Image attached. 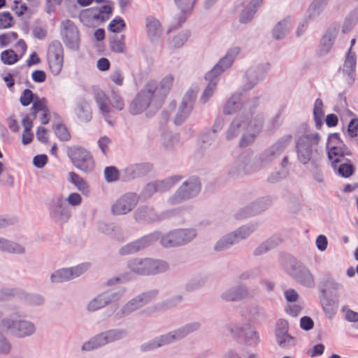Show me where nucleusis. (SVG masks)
Returning <instances> with one entry per match:
<instances>
[{"label":"nucleus","mask_w":358,"mask_h":358,"mask_svg":"<svg viewBox=\"0 0 358 358\" xmlns=\"http://www.w3.org/2000/svg\"><path fill=\"white\" fill-rule=\"evenodd\" d=\"M128 268L136 274L155 275L166 271L169 268V265L163 260L135 258L129 262Z\"/></svg>","instance_id":"obj_1"},{"label":"nucleus","mask_w":358,"mask_h":358,"mask_svg":"<svg viewBox=\"0 0 358 358\" xmlns=\"http://www.w3.org/2000/svg\"><path fill=\"white\" fill-rule=\"evenodd\" d=\"M68 156L73 165L83 172L90 173L95 166L94 160L91 153L81 146H73L68 150Z\"/></svg>","instance_id":"obj_2"},{"label":"nucleus","mask_w":358,"mask_h":358,"mask_svg":"<svg viewBox=\"0 0 358 358\" xmlns=\"http://www.w3.org/2000/svg\"><path fill=\"white\" fill-rule=\"evenodd\" d=\"M157 85L155 80L147 83L145 88L142 90L131 102L129 111L133 115H138L145 110L155 99V92Z\"/></svg>","instance_id":"obj_3"},{"label":"nucleus","mask_w":358,"mask_h":358,"mask_svg":"<svg viewBox=\"0 0 358 358\" xmlns=\"http://www.w3.org/2000/svg\"><path fill=\"white\" fill-rule=\"evenodd\" d=\"M3 331L10 332L17 337H24L34 332L35 328L31 322L17 317L4 318L1 320Z\"/></svg>","instance_id":"obj_4"},{"label":"nucleus","mask_w":358,"mask_h":358,"mask_svg":"<svg viewBox=\"0 0 358 358\" xmlns=\"http://www.w3.org/2000/svg\"><path fill=\"white\" fill-rule=\"evenodd\" d=\"M328 157L331 162L333 168L336 169V164L341 162L345 156L351 155L349 149L343 143L337 133L329 136L327 142Z\"/></svg>","instance_id":"obj_5"},{"label":"nucleus","mask_w":358,"mask_h":358,"mask_svg":"<svg viewBox=\"0 0 358 358\" xmlns=\"http://www.w3.org/2000/svg\"><path fill=\"white\" fill-rule=\"evenodd\" d=\"M95 101L106 121L110 125L113 124V122L109 120V113L111 112V108L122 110L124 107L122 98L119 94H114L112 96L110 104H109L108 97L103 92L96 93Z\"/></svg>","instance_id":"obj_6"},{"label":"nucleus","mask_w":358,"mask_h":358,"mask_svg":"<svg viewBox=\"0 0 358 358\" xmlns=\"http://www.w3.org/2000/svg\"><path fill=\"white\" fill-rule=\"evenodd\" d=\"M47 62L50 71L53 76H58L64 65V49L60 42H52L48 48Z\"/></svg>","instance_id":"obj_7"},{"label":"nucleus","mask_w":358,"mask_h":358,"mask_svg":"<svg viewBox=\"0 0 358 358\" xmlns=\"http://www.w3.org/2000/svg\"><path fill=\"white\" fill-rule=\"evenodd\" d=\"M124 334V332L121 331L110 330L94 337L90 341L84 343L82 349L84 350H92L98 348L110 342L120 339L123 337Z\"/></svg>","instance_id":"obj_8"},{"label":"nucleus","mask_w":358,"mask_h":358,"mask_svg":"<svg viewBox=\"0 0 358 358\" xmlns=\"http://www.w3.org/2000/svg\"><path fill=\"white\" fill-rule=\"evenodd\" d=\"M124 334V332L121 331L110 330L94 337L90 341L84 343L82 349L84 350H92L98 348L110 342L120 339L123 337Z\"/></svg>","instance_id":"obj_9"},{"label":"nucleus","mask_w":358,"mask_h":358,"mask_svg":"<svg viewBox=\"0 0 358 358\" xmlns=\"http://www.w3.org/2000/svg\"><path fill=\"white\" fill-rule=\"evenodd\" d=\"M90 267L88 263H83L77 266L60 269L51 275L53 282H62L78 277L86 271Z\"/></svg>","instance_id":"obj_10"},{"label":"nucleus","mask_w":358,"mask_h":358,"mask_svg":"<svg viewBox=\"0 0 358 358\" xmlns=\"http://www.w3.org/2000/svg\"><path fill=\"white\" fill-rule=\"evenodd\" d=\"M31 114L34 118L38 117L41 124H48L50 120V111L47 99L45 97L36 98L31 106Z\"/></svg>","instance_id":"obj_11"},{"label":"nucleus","mask_w":358,"mask_h":358,"mask_svg":"<svg viewBox=\"0 0 358 358\" xmlns=\"http://www.w3.org/2000/svg\"><path fill=\"white\" fill-rule=\"evenodd\" d=\"M113 3L109 1L106 5L100 8H88L81 13V17H89L103 22L110 17L113 12Z\"/></svg>","instance_id":"obj_12"},{"label":"nucleus","mask_w":358,"mask_h":358,"mask_svg":"<svg viewBox=\"0 0 358 358\" xmlns=\"http://www.w3.org/2000/svg\"><path fill=\"white\" fill-rule=\"evenodd\" d=\"M342 286L331 279L325 280L318 285L319 296L339 299V290Z\"/></svg>","instance_id":"obj_13"},{"label":"nucleus","mask_w":358,"mask_h":358,"mask_svg":"<svg viewBox=\"0 0 358 358\" xmlns=\"http://www.w3.org/2000/svg\"><path fill=\"white\" fill-rule=\"evenodd\" d=\"M239 49L238 48L231 49L208 73V76L217 77L220 75L226 69L231 65L234 57L237 55Z\"/></svg>","instance_id":"obj_14"},{"label":"nucleus","mask_w":358,"mask_h":358,"mask_svg":"<svg viewBox=\"0 0 358 358\" xmlns=\"http://www.w3.org/2000/svg\"><path fill=\"white\" fill-rule=\"evenodd\" d=\"M137 203L136 196L134 194L124 196L116 201L112 207L115 215H124L129 212Z\"/></svg>","instance_id":"obj_15"},{"label":"nucleus","mask_w":358,"mask_h":358,"mask_svg":"<svg viewBox=\"0 0 358 358\" xmlns=\"http://www.w3.org/2000/svg\"><path fill=\"white\" fill-rule=\"evenodd\" d=\"M201 185L195 179L193 182H183L182 185L179 188L175 196L173 198V202H178L180 200L189 198L200 190Z\"/></svg>","instance_id":"obj_16"},{"label":"nucleus","mask_w":358,"mask_h":358,"mask_svg":"<svg viewBox=\"0 0 358 358\" xmlns=\"http://www.w3.org/2000/svg\"><path fill=\"white\" fill-rule=\"evenodd\" d=\"M339 29L336 25H332L327 30L326 33L321 39L319 48V54L320 55L328 53L337 37Z\"/></svg>","instance_id":"obj_17"},{"label":"nucleus","mask_w":358,"mask_h":358,"mask_svg":"<svg viewBox=\"0 0 358 358\" xmlns=\"http://www.w3.org/2000/svg\"><path fill=\"white\" fill-rule=\"evenodd\" d=\"M188 331H189V329L187 331L185 329H179L173 333H169L166 335L161 336L157 340L152 341L148 346H145V348H147L148 350H151L169 344L176 340L183 338Z\"/></svg>","instance_id":"obj_18"},{"label":"nucleus","mask_w":358,"mask_h":358,"mask_svg":"<svg viewBox=\"0 0 358 358\" xmlns=\"http://www.w3.org/2000/svg\"><path fill=\"white\" fill-rule=\"evenodd\" d=\"M311 139L306 136L301 137L296 143L298 157L303 164H306L311 158Z\"/></svg>","instance_id":"obj_19"},{"label":"nucleus","mask_w":358,"mask_h":358,"mask_svg":"<svg viewBox=\"0 0 358 358\" xmlns=\"http://www.w3.org/2000/svg\"><path fill=\"white\" fill-rule=\"evenodd\" d=\"M64 42L66 45L74 47L78 45L79 41V31L74 24L70 20L65 22L63 31Z\"/></svg>","instance_id":"obj_20"},{"label":"nucleus","mask_w":358,"mask_h":358,"mask_svg":"<svg viewBox=\"0 0 358 358\" xmlns=\"http://www.w3.org/2000/svg\"><path fill=\"white\" fill-rule=\"evenodd\" d=\"M156 294L157 293L155 292H151L137 296L126 304L123 309V313L127 314L143 306L150 301L152 298H155Z\"/></svg>","instance_id":"obj_21"},{"label":"nucleus","mask_w":358,"mask_h":358,"mask_svg":"<svg viewBox=\"0 0 358 358\" xmlns=\"http://www.w3.org/2000/svg\"><path fill=\"white\" fill-rule=\"evenodd\" d=\"M152 242V236H145L122 247L120 252L122 255L132 254L148 246Z\"/></svg>","instance_id":"obj_22"},{"label":"nucleus","mask_w":358,"mask_h":358,"mask_svg":"<svg viewBox=\"0 0 358 358\" xmlns=\"http://www.w3.org/2000/svg\"><path fill=\"white\" fill-rule=\"evenodd\" d=\"M173 76L169 75L165 76L162 80L159 86H158L155 82L157 90H155V98H158L160 101H163L171 90L173 85Z\"/></svg>","instance_id":"obj_23"},{"label":"nucleus","mask_w":358,"mask_h":358,"mask_svg":"<svg viewBox=\"0 0 358 358\" xmlns=\"http://www.w3.org/2000/svg\"><path fill=\"white\" fill-rule=\"evenodd\" d=\"M181 180L180 176H173L157 183H149L146 187L148 192H162L170 188Z\"/></svg>","instance_id":"obj_24"},{"label":"nucleus","mask_w":358,"mask_h":358,"mask_svg":"<svg viewBox=\"0 0 358 358\" xmlns=\"http://www.w3.org/2000/svg\"><path fill=\"white\" fill-rule=\"evenodd\" d=\"M356 66V55L351 51V48L346 53V58L343 65V72L346 73L352 81L355 80V71Z\"/></svg>","instance_id":"obj_25"},{"label":"nucleus","mask_w":358,"mask_h":358,"mask_svg":"<svg viewBox=\"0 0 358 358\" xmlns=\"http://www.w3.org/2000/svg\"><path fill=\"white\" fill-rule=\"evenodd\" d=\"M33 124V120L26 115L22 120V125L24 129L22 136V143L24 145L29 144L33 141L34 134L31 131Z\"/></svg>","instance_id":"obj_26"},{"label":"nucleus","mask_w":358,"mask_h":358,"mask_svg":"<svg viewBox=\"0 0 358 358\" xmlns=\"http://www.w3.org/2000/svg\"><path fill=\"white\" fill-rule=\"evenodd\" d=\"M322 308L329 318L334 317L338 306V299L319 296Z\"/></svg>","instance_id":"obj_27"},{"label":"nucleus","mask_w":358,"mask_h":358,"mask_svg":"<svg viewBox=\"0 0 358 358\" xmlns=\"http://www.w3.org/2000/svg\"><path fill=\"white\" fill-rule=\"evenodd\" d=\"M179 230H174L163 236L161 238V244L166 248L176 247L180 245L179 238Z\"/></svg>","instance_id":"obj_28"},{"label":"nucleus","mask_w":358,"mask_h":358,"mask_svg":"<svg viewBox=\"0 0 358 358\" xmlns=\"http://www.w3.org/2000/svg\"><path fill=\"white\" fill-rule=\"evenodd\" d=\"M245 236H241L240 231L238 233H232L221 239L216 245L215 249L216 250H222L227 248L229 245L238 242L240 239L243 238Z\"/></svg>","instance_id":"obj_29"},{"label":"nucleus","mask_w":358,"mask_h":358,"mask_svg":"<svg viewBox=\"0 0 358 358\" xmlns=\"http://www.w3.org/2000/svg\"><path fill=\"white\" fill-rule=\"evenodd\" d=\"M71 182L83 194L90 193V187L87 182L75 172L69 173Z\"/></svg>","instance_id":"obj_30"},{"label":"nucleus","mask_w":358,"mask_h":358,"mask_svg":"<svg viewBox=\"0 0 358 358\" xmlns=\"http://www.w3.org/2000/svg\"><path fill=\"white\" fill-rule=\"evenodd\" d=\"M146 29L150 37L159 36L162 31L159 21L152 17L147 19Z\"/></svg>","instance_id":"obj_31"},{"label":"nucleus","mask_w":358,"mask_h":358,"mask_svg":"<svg viewBox=\"0 0 358 358\" xmlns=\"http://www.w3.org/2000/svg\"><path fill=\"white\" fill-rule=\"evenodd\" d=\"M262 1L263 0H252L250 2V6L252 8L250 10H245L242 12L240 17L241 22L246 23L250 21L257 12V8L262 4Z\"/></svg>","instance_id":"obj_32"},{"label":"nucleus","mask_w":358,"mask_h":358,"mask_svg":"<svg viewBox=\"0 0 358 358\" xmlns=\"http://www.w3.org/2000/svg\"><path fill=\"white\" fill-rule=\"evenodd\" d=\"M0 250L11 253H22L24 248L17 243L0 238Z\"/></svg>","instance_id":"obj_33"},{"label":"nucleus","mask_w":358,"mask_h":358,"mask_svg":"<svg viewBox=\"0 0 358 358\" xmlns=\"http://www.w3.org/2000/svg\"><path fill=\"white\" fill-rule=\"evenodd\" d=\"M110 50L115 53H124L126 50L125 36L113 38L110 43Z\"/></svg>","instance_id":"obj_34"},{"label":"nucleus","mask_w":358,"mask_h":358,"mask_svg":"<svg viewBox=\"0 0 358 358\" xmlns=\"http://www.w3.org/2000/svg\"><path fill=\"white\" fill-rule=\"evenodd\" d=\"M216 78L217 77L215 76L208 77V74L206 75V78L210 80V82L201 97V100L203 103H206L214 93L217 85Z\"/></svg>","instance_id":"obj_35"},{"label":"nucleus","mask_w":358,"mask_h":358,"mask_svg":"<svg viewBox=\"0 0 358 358\" xmlns=\"http://www.w3.org/2000/svg\"><path fill=\"white\" fill-rule=\"evenodd\" d=\"M343 159L344 157L341 162L336 163V169L334 168V169H337L338 174L342 177L348 178L354 173V167L350 163L343 162Z\"/></svg>","instance_id":"obj_36"},{"label":"nucleus","mask_w":358,"mask_h":358,"mask_svg":"<svg viewBox=\"0 0 358 358\" xmlns=\"http://www.w3.org/2000/svg\"><path fill=\"white\" fill-rule=\"evenodd\" d=\"M108 296L106 294H101L90 302L88 309L94 311L101 308L108 303Z\"/></svg>","instance_id":"obj_37"},{"label":"nucleus","mask_w":358,"mask_h":358,"mask_svg":"<svg viewBox=\"0 0 358 358\" xmlns=\"http://www.w3.org/2000/svg\"><path fill=\"white\" fill-rule=\"evenodd\" d=\"M36 98H40V96L37 94L33 93L31 90L25 89L20 97V102L22 106H28L30 103H33Z\"/></svg>","instance_id":"obj_38"},{"label":"nucleus","mask_w":358,"mask_h":358,"mask_svg":"<svg viewBox=\"0 0 358 358\" xmlns=\"http://www.w3.org/2000/svg\"><path fill=\"white\" fill-rule=\"evenodd\" d=\"M1 59L3 64L12 65L19 60V57L14 50L9 49L1 53Z\"/></svg>","instance_id":"obj_39"},{"label":"nucleus","mask_w":358,"mask_h":358,"mask_svg":"<svg viewBox=\"0 0 358 358\" xmlns=\"http://www.w3.org/2000/svg\"><path fill=\"white\" fill-rule=\"evenodd\" d=\"M54 132L57 138L63 141H68L71 139V134L64 124H58L53 127Z\"/></svg>","instance_id":"obj_40"},{"label":"nucleus","mask_w":358,"mask_h":358,"mask_svg":"<svg viewBox=\"0 0 358 358\" xmlns=\"http://www.w3.org/2000/svg\"><path fill=\"white\" fill-rule=\"evenodd\" d=\"M15 23L13 15L9 12L0 13V29L12 27Z\"/></svg>","instance_id":"obj_41"},{"label":"nucleus","mask_w":358,"mask_h":358,"mask_svg":"<svg viewBox=\"0 0 358 358\" xmlns=\"http://www.w3.org/2000/svg\"><path fill=\"white\" fill-rule=\"evenodd\" d=\"M126 27V24L120 17H115L108 24V30L113 33H120Z\"/></svg>","instance_id":"obj_42"},{"label":"nucleus","mask_w":358,"mask_h":358,"mask_svg":"<svg viewBox=\"0 0 358 358\" xmlns=\"http://www.w3.org/2000/svg\"><path fill=\"white\" fill-rule=\"evenodd\" d=\"M277 342L278 345L282 348H290L295 345V339L294 337L287 334V333L282 336L278 335Z\"/></svg>","instance_id":"obj_43"},{"label":"nucleus","mask_w":358,"mask_h":358,"mask_svg":"<svg viewBox=\"0 0 358 358\" xmlns=\"http://www.w3.org/2000/svg\"><path fill=\"white\" fill-rule=\"evenodd\" d=\"M288 24L289 21L287 20H284L278 23V24L275 27L273 35L276 39L282 38L285 36L287 30Z\"/></svg>","instance_id":"obj_44"},{"label":"nucleus","mask_w":358,"mask_h":358,"mask_svg":"<svg viewBox=\"0 0 358 358\" xmlns=\"http://www.w3.org/2000/svg\"><path fill=\"white\" fill-rule=\"evenodd\" d=\"M179 230V238L180 244L183 245L191 241L196 236V233L193 229H183Z\"/></svg>","instance_id":"obj_45"},{"label":"nucleus","mask_w":358,"mask_h":358,"mask_svg":"<svg viewBox=\"0 0 358 358\" xmlns=\"http://www.w3.org/2000/svg\"><path fill=\"white\" fill-rule=\"evenodd\" d=\"M18 38L17 32L10 31L5 34H0V46L5 47L16 41Z\"/></svg>","instance_id":"obj_46"},{"label":"nucleus","mask_w":358,"mask_h":358,"mask_svg":"<svg viewBox=\"0 0 358 358\" xmlns=\"http://www.w3.org/2000/svg\"><path fill=\"white\" fill-rule=\"evenodd\" d=\"M104 176L107 182H114L118 180L120 173L115 166H107L104 170Z\"/></svg>","instance_id":"obj_47"},{"label":"nucleus","mask_w":358,"mask_h":358,"mask_svg":"<svg viewBox=\"0 0 358 358\" xmlns=\"http://www.w3.org/2000/svg\"><path fill=\"white\" fill-rule=\"evenodd\" d=\"M174 1L183 13H189L193 9L194 1L192 0H174Z\"/></svg>","instance_id":"obj_48"},{"label":"nucleus","mask_w":358,"mask_h":358,"mask_svg":"<svg viewBox=\"0 0 358 358\" xmlns=\"http://www.w3.org/2000/svg\"><path fill=\"white\" fill-rule=\"evenodd\" d=\"M357 17L356 16L350 15L345 18L343 25L342 31L343 33L349 32L357 24Z\"/></svg>","instance_id":"obj_49"},{"label":"nucleus","mask_w":358,"mask_h":358,"mask_svg":"<svg viewBox=\"0 0 358 358\" xmlns=\"http://www.w3.org/2000/svg\"><path fill=\"white\" fill-rule=\"evenodd\" d=\"M12 9L17 16H21L27 11V6L21 0H15Z\"/></svg>","instance_id":"obj_50"},{"label":"nucleus","mask_w":358,"mask_h":358,"mask_svg":"<svg viewBox=\"0 0 358 358\" xmlns=\"http://www.w3.org/2000/svg\"><path fill=\"white\" fill-rule=\"evenodd\" d=\"M36 138L41 143H48L49 134L48 130L43 127H38L36 129Z\"/></svg>","instance_id":"obj_51"},{"label":"nucleus","mask_w":358,"mask_h":358,"mask_svg":"<svg viewBox=\"0 0 358 358\" xmlns=\"http://www.w3.org/2000/svg\"><path fill=\"white\" fill-rule=\"evenodd\" d=\"M317 248L320 252H324L327 250L328 245L327 238L324 235H319L315 241Z\"/></svg>","instance_id":"obj_52"},{"label":"nucleus","mask_w":358,"mask_h":358,"mask_svg":"<svg viewBox=\"0 0 358 358\" xmlns=\"http://www.w3.org/2000/svg\"><path fill=\"white\" fill-rule=\"evenodd\" d=\"M342 311L345 313L346 320L350 322H356L358 321V313L348 309L346 306L342 308Z\"/></svg>","instance_id":"obj_53"},{"label":"nucleus","mask_w":358,"mask_h":358,"mask_svg":"<svg viewBox=\"0 0 358 358\" xmlns=\"http://www.w3.org/2000/svg\"><path fill=\"white\" fill-rule=\"evenodd\" d=\"M245 294V292L244 290H241V292L231 291L225 294L224 298L227 301H236L243 298Z\"/></svg>","instance_id":"obj_54"},{"label":"nucleus","mask_w":358,"mask_h":358,"mask_svg":"<svg viewBox=\"0 0 358 358\" xmlns=\"http://www.w3.org/2000/svg\"><path fill=\"white\" fill-rule=\"evenodd\" d=\"M301 309L302 308H301V306H299L298 304H292V305H287L286 306L285 311L290 316L296 317L300 314Z\"/></svg>","instance_id":"obj_55"},{"label":"nucleus","mask_w":358,"mask_h":358,"mask_svg":"<svg viewBox=\"0 0 358 358\" xmlns=\"http://www.w3.org/2000/svg\"><path fill=\"white\" fill-rule=\"evenodd\" d=\"M181 107H183V109L180 110L179 113L177 115L175 119V123L176 124H181L185 120L192 108L191 106L187 111H184V109L186 108V105L184 103V102L182 103Z\"/></svg>","instance_id":"obj_56"},{"label":"nucleus","mask_w":358,"mask_h":358,"mask_svg":"<svg viewBox=\"0 0 358 358\" xmlns=\"http://www.w3.org/2000/svg\"><path fill=\"white\" fill-rule=\"evenodd\" d=\"M348 131L351 137H355L358 136V119H352L350 120Z\"/></svg>","instance_id":"obj_57"},{"label":"nucleus","mask_w":358,"mask_h":358,"mask_svg":"<svg viewBox=\"0 0 358 358\" xmlns=\"http://www.w3.org/2000/svg\"><path fill=\"white\" fill-rule=\"evenodd\" d=\"M46 77L45 72L42 70H36L31 73V78L35 83H43Z\"/></svg>","instance_id":"obj_58"},{"label":"nucleus","mask_w":358,"mask_h":358,"mask_svg":"<svg viewBox=\"0 0 358 358\" xmlns=\"http://www.w3.org/2000/svg\"><path fill=\"white\" fill-rule=\"evenodd\" d=\"M313 327V321L309 317L304 316L300 320V327L306 331L310 330Z\"/></svg>","instance_id":"obj_59"},{"label":"nucleus","mask_w":358,"mask_h":358,"mask_svg":"<svg viewBox=\"0 0 358 358\" xmlns=\"http://www.w3.org/2000/svg\"><path fill=\"white\" fill-rule=\"evenodd\" d=\"M67 201L71 206H79L82 202V197L78 193H71L69 195Z\"/></svg>","instance_id":"obj_60"},{"label":"nucleus","mask_w":358,"mask_h":358,"mask_svg":"<svg viewBox=\"0 0 358 358\" xmlns=\"http://www.w3.org/2000/svg\"><path fill=\"white\" fill-rule=\"evenodd\" d=\"M111 80L117 85H123L124 76L120 71H115L110 76Z\"/></svg>","instance_id":"obj_61"},{"label":"nucleus","mask_w":358,"mask_h":358,"mask_svg":"<svg viewBox=\"0 0 358 358\" xmlns=\"http://www.w3.org/2000/svg\"><path fill=\"white\" fill-rule=\"evenodd\" d=\"M110 143V140L106 136H103L98 141V145L104 155H106Z\"/></svg>","instance_id":"obj_62"},{"label":"nucleus","mask_w":358,"mask_h":358,"mask_svg":"<svg viewBox=\"0 0 358 358\" xmlns=\"http://www.w3.org/2000/svg\"><path fill=\"white\" fill-rule=\"evenodd\" d=\"M48 162V157L45 155H40L34 157L33 162L38 168L43 167Z\"/></svg>","instance_id":"obj_63"},{"label":"nucleus","mask_w":358,"mask_h":358,"mask_svg":"<svg viewBox=\"0 0 358 358\" xmlns=\"http://www.w3.org/2000/svg\"><path fill=\"white\" fill-rule=\"evenodd\" d=\"M96 66L99 71H106L110 69V63L108 59L102 57L97 61Z\"/></svg>","instance_id":"obj_64"}]
</instances>
